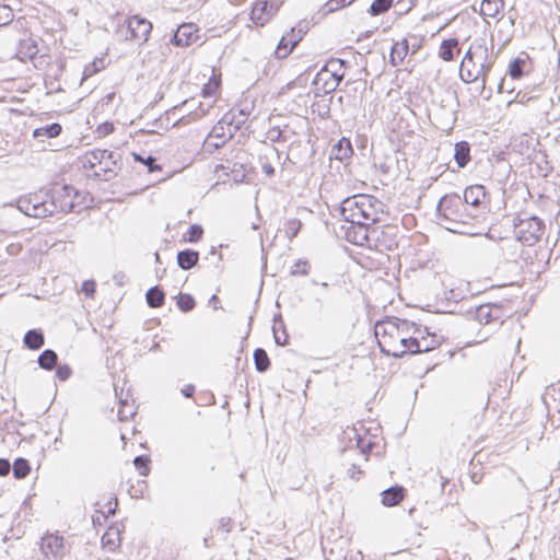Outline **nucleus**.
I'll return each instance as SVG.
<instances>
[{
    "label": "nucleus",
    "instance_id": "33",
    "mask_svg": "<svg viewBox=\"0 0 560 560\" xmlns=\"http://www.w3.org/2000/svg\"><path fill=\"white\" fill-rule=\"evenodd\" d=\"M58 361V355L54 350L46 349L38 357V364L44 370H52Z\"/></svg>",
    "mask_w": 560,
    "mask_h": 560
},
{
    "label": "nucleus",
    "instance_id": "1",
    "mask_svg": "<svg viewBox=\"0 0 560 560\" xmlns=\"http://www.w3.org/2000/svg\"><path fill=\"white\" fill-rule=\"evenodd\" d=\"M497 56L493 46L488 47L483 39L475 40L466 51L459 67V77L465 83L481 82L486 88Z\"/></svg>",
    "mask_w": 560,
    "mask_h": 560
},
{
    "label": "nucleus",
    "instance_id": "52",
    "mask_svg": "<svg viewBox=\"0 0 560 560\" xmlns=\"http://www.w3.org/2000/svg\"><path fill=\"white\" fill-rule=\"evenodd\" d=\"M13 19L12 10L8 5L0 7V24L5 25Z\"/></svg>",
    "mask_w": 560,
    "mask_h": 560
},
{
    "label": "nucleus",
    "instance_id": "63",
    "mask_svg": "<svg viewBox=\"0 0 560 560\" xmlns=\"http://www.w3.org/2000/svg\"><path fill=\"white\" fill-rule=\"evenodd\" d=\"M38 52L37 50V47L36 45H28V48H27V56L30 58H33L34 56H36V54Z\"/></svg>",
    "mask_w": 560,
    "mask_h": 560
},
{
    "label": "nucleus",
    "instance_id": "53",
    "mask_svg": "<svg viewBox=\"0 0 560 560\" xmlns=\"http://www.w3.org/2000/svg\"><path fill=\"white\" fill-rule=\"evenodd\" d=\"M234 522L231 517H221L218 525V530L230 533L233 528Z\"/></svg>",
    "mask_w": 560,
    "mask_h": 560
},
{
    "label": "nucleus",
    "instance_id": "13",
    "mask_svg": "<svg viewBox=\"0 0 560 560\" xmlns=\"http://www.w3.org/2000/svg\"><path fill=\"white\" fill-rule=\"evenodd\" d=\"M40 549L46 557L51 556L54 559H61L68 552L65 538L54 534L42 538Z\"/></svg>",
    "mask_w": 560,
    "mask_h": 560
},
{
    "label": "nucleus",
    "instance_id": "3",
    "mask_svg": "<svg viewBox=\"0 0 560 560\" xmlns=\"http://www.w3.org/2000/svg\"><path fill=\"white\" fill-rule=\"evenodd\" d=\"M462 208H465L459 195L452 194L445 195L438 203L436 217L440 224L444 225L446 230L455 233H467L464 229L475 218L474 214L463 213Z\"/></svg>",
    "mask_w": 560,
    "mask_h": 560
},
{
    "label": "nucleus",
    "instance_id": "54",
    "mask_svg": "<svg viewBox=\"0 0 560 560\" xmlns=\"http://www.w3.org/2000/svg\"><path fill=\"white\" fill-rule=\"evenodd\" d=\"M71 369L68 365H59L56 371V376L60 381H67L71 376Z\"/></svg>",
    "mask_w": 560,
    "mask_h": 560
},
{
    "label": "nucleus",
    "instance_id": "56",
    "mask_svg": "<svg viewBox=\"0 0 560 560\" xmlns=\"http://www.w3.org/2000/svg\"><path fill=\"white\" fill-rule=\"evenodd\" d=\"M117 505H118V501L117 499H113V500H109L107 503H106V508H107V514H105L104 512H101V516L103 518H107L108 515H113L115 514L116 512V509H117Z\"/></svg>",
    "mask_w": 560,
    "mask_h": 560
},
{
    "label": "nucleus",
    "instance_id": "41",
    "mask_svg": "<svg viewBox=\"0 0 560 560\" xmlns=\"http://www.w3.org/2000/svg\"><path fill=\"white\" fill-rule=\"evenodd\" d=\"M302 226L299 219H290L284 223V233L289 240H292L298 235Z\"/></svg>",
    "mask_w": 560,
    "mask_h": 560
},
{
    "label": "nucleus",
    "instance_id": "61",
    "mask_svg": "<svg viewBox=\"0 0 560 560\" xmlns=\"http://www.w3.org/2000/svg\"><path fill=\"white\" fill-rule=\"evenodd\" d=\"M330 74H331V80H334L335 83H337V86L340 84L341 80L345 77V72H337V73H330Z\"/></svg>",
    "mask_w": 560,
    "mask_h": 560
},
{
    "label": "nucleus",
    "instance_id": "36",
    "mask_svg": "<svg viewBox=\"0 0 560 560\" xmlns=\"http://www.w3.org/2000/svg\"><path fill=\"white\" fill-rule=\"evenodd\" d=\"M223 117H230L229 120H231V127L236 131L246 122L248 113L244 109H240L237 113L235 110H231Z\"/></svg>",
    "mask_w": 560,
    "mask_h": 560
},
{
    "label": "nucleus",
    "instance_id": "27",
    "mask_svg": "<svg viewBox=\"0 0 560 560\" xmlns=\"http://www.w3.org/2000/svg\"><path fill=\"white\" fill-rule=\"evenodd\" d=\"M293 135L294 132L288 126H284V128L272 127L267 131V138L271 142L289 141Z\"/></svg>",
    "mask_w": 560,
    "mask_h": 560
},
{
    "label": "nucleus",
    "instance_id": "18",
    "mask_svg": "<svg viewBox=\"0 0 560 560\" xmlns=\"http://www.w3.org/2000/svg\"><path fill=\"white\" fill-rule=\"evenodd\" d=\"M346 434L350 442L355 440V446L360 450L364 459L368 460V456L373 450L375 443L368 435H361L355 428L350 429Z\"/></svg>",
    "mask_w": 560,
    "mask_h": 560
},
{
    "label": "nucleus",
    "instance_id": "58",
    "mask_svg": "<svg viewBox=\"0 0 560 560\" xmlns=\"http://www.w3.org/2000/svg\"><path fill=\"white\" fill-rule=\"evenodd\" d=\"M348 476L353 480H359L361 476L363 475V471L360 469V467L355 464H352L351 467L348 469Z\"/></svg>",
    "mask_w": 560,
    "mask_h": 560
},
{
    "label": "nucleus",
    "instance_id": "37",
    "mask_svg": "<svg viewBox=\"0 0 560 560\" xmlns=\"http://www.w3.org/2000/svg\"><path fill=\"white\" fill-rule=\"evenodd\" d=\"M255 366L258 372H266L270 366V360L267 352L258 348L254 351Z\"/></svg>",
    "mask_w": 560,
    "mask_h": 560
},
{
    "label": "nucleus",
    "instance_id": "32",
    "mask_svg": "<svg viewBox=\"0 0 560 560\" xmlns=\"http://www.w3.org/2000/svg\"><path fill=\"white\" fill-rule=\"evenodd\" d=\"M458 46L457 38L444 39L440 48V57L444 61H452L454 59V49Z\"/></svg>",
    "mask_w": 560,
    "mask_h": 560
},
{
    "label": "nucleus",
    "instance_id": "16",
    "mask_svg": "<svg viewBox=\"0 0 560 560\" xmlns=\"http://www.w3.org/2000/svg\"><path fill=\"white\" fill-rule=\"evenodd\" d=\"M198 38L197 28L194 24H182L177 27L171 42L179 47H186Z\"/></svg>",
    "mask_w": 560,
    "mask_h": 560
},
{
    "label": "nucleus",
    "instance_id": "11",
    "mask_svg": "<svg viewBox=\"0 0 560 560\" xmlns=\"http://www.w3.org/2000/svg\"><path fill=\"white\" fill-rule=\"evenodd\" d=\"M370 247H374L378 252L393 250L397 247L395 226H372L370 232Z\"/></svg>",
    "mask_w": 560,
    "mask_h": 560
},
{
    "label": "nucleus",
    "instance_id": "22",
    "mask_svg": "<svg viewBox=\"0 0 560 560\" xmlns=\"http://www.w3.org/2000/svg\"><path fill=\"white\" fill-rule=\"evenodd\" d=\"M199 261V253L194 249H185L177 253V265L183 270L194 268Z\"/></svg>",
    "mask_w": 560,
    "mask_h": 560
},
{
    "label": "nucleus",
    "instance_id": "47",
    "mask_svg": "<svg viewBox=\"0 0 560 560\" xmlns=\"http://www.w3.org/2000/svg\"><path fill=\"white\" fill-rule=\"evenodd\" d=\"M296 44H298V42L294 40L292 43V45H291V48H293ZM291 50L292 49H288V43L285 42V38L282 37L281 40L279 42L277 48H276L275 54H276L277 58L283 59V58H285L290 54Z\"/></svg>",
    "mask_w": 560,
    "mask_h": 560
},
{
    "label": "nucleus",
    "instance_id": "4",
    "mask_svg": "<svg viewBox=\"0 0 560 560\" xmlns=\"http://www.w3.org/2000/svg\"><path fill=\"white\" fill-rule=\"evenodd\" d=\"M405 327H412V322L389 317L375 324L374 335L384 354L397 355V351L400 349V336L404 335Z\"/></svg>",
    "mask_w": 560,
    "mask_h": 560
},
{
    "label": "nucleus",
    "instance_id": "42",
    "mask_svg": "<svg viewBox=\"0 0 560 560\" xmlns=\"http://www.w3.org/2000/svg\"><path fill=\"white\" fill-rule=\"evenodd\" d=\"M310 269L311 265L307 260L299 259L292 265L290 273L292 276H306L308 275Z\"/></svg>",
    "mask_w": 560,
    "mask_h": 560
},
{
    "label": "nucleus",
    "instance_id": "8",
    "mask_svg": "<svg viewBox=\"0 0 560 560\" xmlns=\"http://www.w3.org/2000/svg\"><path fill=\"white\" fill-rule=\"evenodd\" d=\"M79 198L80 194L72 186L57 185L51 189L49 201L52 203L54 213L59 211L67 213L75 210Z\"/></svg>",
    "mask_w": 560,
    "mask_h": 560
},
{
    "label": "nucleus",
    "instance_id": "39",
    "mask_svg": "<svg viewBox=\"0 0 560 560\" xmlns=\"http://www.w3.org/2000/svg\"><path fill=\"white\" fill-rule=\"evenodd\" d=\"M393 5V0H374L370 5L369 12L371 15L376 16L387 12Z\"/></svg>",
    "mask_w": 560,
    "mask_h": 560
},
{
    "label": "nucleus",
    "instance_id": "48",
    "mask_svg": "<svg viewBox=\"0 0 560 560\" xmlns=\"http://www.w3.org/2000/svg\"><path fill=\"white\" fill-rule=\"evenodd\" d=\"M202 234H203L202 226L199 224H192L188 229L187 241L190 243H196L202 237Z\"/></svg>",
    "mask_w": 560,
    "mask_h": 560
},
{
    "label": "nucleus",
    "instance_id": "21",
    "mask_svg": "<svg viewBox=\"0 0 560 560\" xmlns=\"http://www.w3.org/2000/svg\"><path fill=\"white\" fill-rule=\"evenodd\" d=\"M270 10L266 1H257L252 9L250 20L257 25H265L271 16Z\"/></svg>",
    "mask_w": 560,
    "mask_h": 560
},
{
    "label": "nucleus",
    "instance_id": "40",
    "mask_svg": "<svg viewBox=\"0 0 560 560\" xmlns=\"http://www.w3.org/2000/svg\"><path fill=\"white\" fill-rule=\"evenodd\" d=\"M119 530L109 528L102 537L103 546L109 547V549L114 550L118 546L119 541Z\"/></svg>",
    "mask_w": 560,
    "mask_h": 560
},
{
    "label": "nucleus",
    "instance_id": "15",
    "mask_svg": "<svg viewBox=\"0 0 560 560\" xmlns=\"http://www.w3.org/2000/svg\"><path fill=\"white\" fill-rule=\"evenodd\" d=\"M404 335L400 336V349L397 351V355H393L394 358H401L405 354H413L415 343H416V335L421 334V329L412 323V327H405Z\"/></svg>",
    "mask_w": 560,
    "mask_h": 560
},
{
    "label": "nucleus",
    "instance_id": "43",
    "mask_svg": "<svg viewBox=\"0 0 560 560\" xmlns=\"http://www.w3.org/2000/svg\"><path fill=\"white\" fill-rule=\"evenodd\" d=\"M105 68L104 59H95L91 63L86 65L83 71V80L88 79L95 73H97L100 70Z\"/></svg>",
    "mask_w": 560,
    "mask_h": 560
},
{
    "label": "nucleus",
    "instance_id": "25",
    "mask_svg": "<svg viewBox=\"0 0 560 560\" xmlns=\"http://www.w3.org/2000/svg\"><path fill=\"white\" fill-rule=\"evenodd\" d=\"M404 498V488L390 487L382 492V503L385 506H395Z\"/></svg>",
    "mask_w": 560,
    "mask_h": 560
},
{
    "label": "nucleus",
    "instance_id": "19",
    "mask_svg": "<svg viewBox=\"0 0 560 560\" xmlns=\"http://www.w3.org/2000/svg\"><path fill=\"white\" fill-rule=\"evenodd\" d=\"M486 198V189L482 185H472L464 191V205H470L478 207L482 203Z\"/></svg>",
    "mask_w": 560,
    "mask_h": 560
},
{
    "label": "nucleus",
    "instance_id": "12",
    "mask_svg": "<svg viewBox=\"0 0 560 560\" xmlns=\"http://www.w3.org/2000/svg\"><path fill=\"white\" fill-rule=\"evenodd\" d=\"M504 316L503 307L500 304H482L475 310V319L485 325L493 323L501 325Z\"/></svg>",
    "mask_w": 560,
    "mask_h": 560
},
{
    "label": "nucleus",
    "instance_id": "2",
    "mask_svg": "<svg viewBox=\"0 0 560 560\" xmlns=\"http://www.w3.org/2000/svg\"><path fill=\"white\" fill-rule=\"evenodd\" d=\"M384 203L371 195H355L341 202L340 212L350 224L373 226L384 214Z\"/></svg>",
    "mask_w": 560,
    "mask_h": 560
},
{
    "label": "nucleus",
    "instance_id": "50",
    "mask_svg": "<svg viewBox=\"0 0 560 560\" xmlns=\"http://www.w3.org/2000/svg\"><path fill=\"white\" fill-rule=\"evenodd\" d=\"M133 158L136 161H140L143 164L148 165L149 173H153L154 171L161 170V167L155 164V159L151 155H149L147 159H142L139 154L133 153Z\"/></svg>",
    "mask_w": 560,
    "mask_h": 560
},
{
    "label": "nucleus",
    "instance_id": "14",
    "mask_svg": "<svg viewBox=\"0 0 560 560\" xmlns=\"http://www.w3.org/2000/svg\"><path fill=\"white\" fill-rule=\"evenodd\" d=\"M372 226L365 224H351L346 230V238L350 243L358 246H366L370 247V236Z\"/></svg>",
    "mask_w": 560,
    "mask_h": 560
},
{
    "label": "nucleus",
    "instance_id": "23",
    "mask_svg": "<svg viewBox=\"0 0 560 560\" xmlns=\"http://www.w3.org/2000/svg\"><path fill=\"white\" fill-rule=\"evenodd\" d=\"M454 160L459 168L465 167L470 161V145L466 141H460L455 144Z\"/></svg>",
    "mask_w": 560,
    "mask_h": 560
},
{
    "label": "nucleus",
    "instance_id": "62",
    "mask_svg": "<svg viewBox=\"0 0 560 560\" xmlns=\"http://www.w3.org/2000/svg\"><path fill=\"white\" fill-rule=\"evenodd\" d=\"M262 172L268 176H272L275 174V168L270 164H264Z\"/></svg>",
    "mask_w": 560,
    "mask_h": 560
},
{
    "label": "nucleus",
    "instance_id": "35",
    "mask_svg": "<svg viewBox=\"0 0 560 560\" xmlns=\"http://www.w3.org/2000/svg\"><path fill=\"white\" fill-rule=\"evenodd\" d=\"M332 154L337 160H343L352 154V147L349 140L341 139L334 148Z\"/></svg>",
    "mask_w": 560,
    "mask_h": 560
},
{
    "label": "nucleus",
    "instance_id": "57",
    "mask_svg": "<svg viewBox=\"0 0 560 560\" xmlns=\"http://www.w3.org/2000/svg\"><path fill=\"white\" fill-rule=\"evenodd\" d=\"M212 107V104H207L206 106L200 103L198 109L192 114V119H198L209 113V109Z\"/></svg>",
    "mask_w": 560,
    "mask_h": 560
},
{
    "label": "nucleus",
    "instance_id": "44",
    "mask_svg": "<svg viewBox=\"0 0 560 560\" xmlns=\"http://www.w3.org/2000/svg\"><path fill=\"white\" fill-rule=\"evenodd\" d=\"M196 303L194 298L190 294L187 293H179L177 299V306L183 312H189L195 307Z\"/></svg>",
    "mask_w": 560,
    "mask_h": 560
},
{
    "label": "nucleus",
    "instance_id": "64",
    "mask_svg": "<svg viewBox=\"0 0 560 560\" xmlns=\"http://www.w3.org/2000/svg\"><path fill=\"white\" fill-rule=\"evenodd\" d=\"M273 335H275V340H276V342L278 345H281V346L285 345V342H287V335H285L284 331H283V335H284V339L283 340H281V338H279V335H278V332L276 331L275 328H273Z\"/></svg>",
    "mask_w": 560,
    "mask_h": 560
},
{
    "label": "nucleus",
    "instance_id": "7",
    "mask_svg": "<svg viewBox=\"0 0 560 560\" xmlns=\"http://www.w3.org/2000/svg\"><path fill=\"white\" fill-rule=\"evenodd\" d=\"M230 117H222L211 129L203 141V150L213 153L234 137L235 130L231 127Z\"/></svg>",
    "mask_w": 560,
    "mask_h": 560
},
{
    "label": "nucleus",
    "instance_id": "17",
    "mask_svg": "<svg viewBox=\"0 0 560 560\" xmlns=\"http://www.w3.org/2000/svg\"><path fill=\"white\" fill-rule=\"evenodd\" d=\"M313 85L315 88V95L318 96L320 94H329L337 89V83L331 80V74H328L327 71L320 70L314 81Z\"/></svg>",
    "mask_w": 560,
    "mask_h": 560
},
{
    "label": "nucleus",
    "instance_id": "10",
    "mask_svg": "<svg viewBox=\"0 0 560 560\" xmlns=\"http://www.w3.org/2000/svg\"><path fill=\"white\" fill-rule=\"evenodd\" d=\"M152 31V23L139 15L130 16L119 32L124 33L126 39L135 40L142 45L148 42Z\"/></svg>",
    "mask_w": 560,
    "mask_h": 560
},
{
    "label": "nucleus",
    "instance_id": "30",
    "mask_svg": "<svg viewBox=\"0 0 560 560\" xmlns=\"http://www.w3.org/2000/svg\"><path fill=\"white\" fill-rule=\"evenodd\" d=\"M544 95V88L541 84L534 85L532 89L528 86L517 93L520 102L525 103L533 100H538Z\"/></svg>",
    "mask_w": 560,
    "mask_h": 560
},
{
    "label": "nucleus",
    "instance_id": "59",
    "mask_svg": "<svg viewBox=\"0 0 560 560\" xmlns=\"http://www.w3.org/2000/svg\"><path fill=\"white\" fill-rule=\"evenodd\" d=\"M11 470V464L8 459L0 458V476H7Z\"/></svg>",
    "mask_w": 560,
    "mask_h": 560
},
{
    "label": "nucleus",
    "instance_id": "38",
    "mask_svg": "<svg viewBox=\"0 0 560 560\" xmlns=\"http://www.w3.org/2000/svg\"><path fill=\"white\" fill-rule=\"evenodd\" d=\"M12 470L16 479H22L28 475L31 467L25 458L19 457L14 460Z\"/></svg>",
    "mask_w": 560,
    "mask_h": 560
},
{
    "label": "nucleus",
    "instance_id": "49",
    "mask_svg": "<svg viewBox=\"0 0 560 560\" xmlns=\"http://www.w3.org/2000/svg\"><path fill=\"white\" fill-rule=\"evenodd\" d=\"M150 459L147 456L140 455L133 459L135 466L140 470L141 476H148Z\"/></svg>",
    "mask_w": 560,
    "mask_h": 560
},
{
    "label": "nucleus",
    "instance_id": "24",
    "mask_svg": "<svg viewBox=\"0 0 560 560\" xmlns=\"http://www.w3.org/2000/svg\"><path fill=\"white\" fill-rule=\"evenodd\" d=\"M408 50L409 45L407 39L395 43L390 50L389 62L393 66H398L406 58Z\"/></svg>",
    "mask_w": 560,
    "mask_h": 560
},
{
    "label": "nucleus",
    "instance_id": "45",
    "mask_svg": "<svg viewBox=\"0 0 560 560\" xmlns=\"http://www.w3.org/2000/svg\"><path fill=\"white\" fill-rule=\"evenodd\" d=\"M117 415L121 421L129 420L133 417L136 415L133 400L131 402H124L122 406L119 407Z\"/></svg>",
    "mask_w": 560,
    "mask_h": 560
},
{
    "label": "nucleus",
    "instance_id": "6",
    "mask_svg": "<svg viewBox=\"0 0 560 560\" xmlns=\"http://www.w3.org/2000/svg\"><path fill=\"white\" fill-rule=\"evenodd\" d=\"M49 201V195L44 191L30 194L16 200L18 209L33 218H46L54 214V207Z\"/></svg>",
    "mask_w": 560,
    "mask_h": 560
},
{
    "label": "nucleus",
    "instance_id": "46",
    "mask_svg": "<svg viewBox=\"0 0 560 560\" xmlns=\"http://www.w3.org/2000/svg\"><path fill=\"white\" fill-rule=\"evenodd\" d=\"M346 61L341 59H331L329 60L326 66L322 69L323 71H327L328 74L330 73H337V72H345Z\"/></svg>",
    "mask_w": 560,
    "mask_h": 560
},
{
    "label": "nucleus",
    "instance_id": "9",
    "mask_svg": "<svg viewBox=\"0 0 560 560\" xmlns=\"http://www.w3.org/2000/svg\"><path fill=\"white\" fill-rule=\"evenodd\" d=\"M85 162L91 168L98 167L95 171L96 176H101V172L104 173L105 179H108L115 174L117 167V160L112 151L95 149L85 154Z\"/></svg>",
    "mask_w": 560,
    "mask_h": 560
},
{
    "label": "nucleus",
    "instance_id": "34",
    "mask_svg": "<svg viewBox=\"0 0 560 560\" xmlns=\"http://www.w3.org/2000/svg\"><path fill=\"white\" fill-rule=\"evenodd\" d=\"M502 8L503 0H483L481 2V13L486 16H497Z\"/></svg>",
    "mask_w": 560,
    "mask_h": 560
},
{
    "label": "nucleus",
    "instance_id": "55",
    "mask_svg": "<svg viewBox=\"0 0 560 560\" xmlns=\"http://www.w3.org/2000/svg\"><path fill=\"white\" fill-rule=\"evenodd\" d=\"M81 290L86 296H92L95 292V282L93 280L84 281Z\"/></svg>",
    "mask_w": 560,
    "mask_h": 560
},
{
    "label": "nucleus",
    "instance_id": "20",
    "mask_svg": "<svg viewBox=\"0 0 560 560\" xmlns=\"http://www.w3.org/2000/svg\"><path fill=\"white\" fill-rule=\"evenodd\" d=\"M439 345L440 340L435 335L430 336L428 334V336H424L423 331L421 330L420 335H416L413 354L431 351L435 349Z\"/></svg>",
    "mask_w": 560,
    "mask_h": 560
},
{
    "label": "nucleus",
    "instance_id": "31",
    "mask_svg": "<svg viewBox=\"0 0 560 560\" xmlns=\"http://www.w3.org/2000/svg\"><path fill=\"white\" fill-rule=\"evenodd\" d=\"M528 66V57L515 58L509 65V73L513 79H520L525 73V68Z\"/></svg>",
    "mask_w": 560,
    "mask_h": 560
},
{
    "label": "nucleus",
    "instance_id": "60",
    "mask_svg": "<svg viewBox=\"0 0 560 560\" xmlns=\"http://www.w3.org/2000/svg\"><path fill=\"white\" fill-rule=\"evenodd\" d=\"M194 392H195V386L189 384V385H186L184 388H182V394L187 397V398H190L192 397L194 395Z\"/></svg>",
    "mask_w": 560,
    "mask_h": 560
},
{
    "label": "nucleus",
    "instance_id": "5",
    "mask_svg": "<svg viewBox=\"0 0 560 560\" xmlns=\"http://www.w3.org/2000/svg\"><path fill=\"white\" fill-rule=\"evenodd\" d=\"M514 235L522 244L534 246L545 234V222L536 215L517 214L513 219Z\"/></svg>",
    "mask_w": 560,
    "mask_h": 560
},
{
    "label": "nucleus",
    "instance_id": "28",
    "mask_svg": "<svg viewBox=\"0 0 560 560\" xmlns=\"http://www.w3.org/2000/svg\"><path fill=\"white\" fill-rule=\"evenodd\" d=\"M61 125L58 124V122H52L50 125H47V126H44V127H39V128H36L34 131H33V137L35 139H40V138H56L58 137L60 133H61Z\"/></svg>",
    "mask_w": 560,
    "mask_h": 560
},
{
    "label": "nucleus",
    "instance_id": "29",
    "mask_svg": "<svg viewBox=\"0 0 560 560\" xmlns=\"http://www.w3.org/2000/svg\"><path fill=\"white\" fill-rule=\"evenodd\" d=\"M147 303L150 307L156 308L161 307L164 304L165 294L164 292L156 285L148 290L147 294Z\"/></svg>",
    "mask_w": 560,
    "mask_h": 560
},
{
    "label": "nucleus",
    "instance_id": "26",
    "mask_svg": "<svg viewBox=\"0 0 560 560\" xmlns=\"http://www.w3.org/2000/svg\"><path fill=\"white\" fill-rule=\"evenodd\" d=\"M24 345L31 350H38L44 346V334L39 329H31L24 336Z\"/></svg>",
    "mask_w": 560,
    "mask_h": 560
},
{
    "label": "nucleus",
    "instance_id": "51",
    "mask_svg": "<svg viewBox=\"0 0 560 560\" xmlns=\"http://www.w3.org/2000/svg\"><path fill=\"white\" fill-rule=\"evenodd\" d=\"M353 1L354 0H329L326 3V8H327L328 12H332L335 10H338L340 8L351 4Z\"/></svg>",
    "mask_w": 560,
    "mask_h": 560
}]
</instances>
